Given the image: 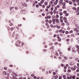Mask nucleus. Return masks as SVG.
I'll list each match as a JSON object with an SVG mask.
<instances>
[{"mask_svg": "<svg viewBox=\"0 0 79 79\" xmlns=\"http://www.w3.org/2000/svg\"><path fill=\"white\" fill-rule=\"evenodd\" d=\"M69 77H70V79H74L76 78V76H72V75H70L69 76Z\"/></svg>", "mask_w": 79, "mask_h": 79, "instance_id": "obj_1", "label": "nucleus"}, {"mask_svg": "<svg viewBox=\"0 0 79 79\" xmlns=\"http://www.w3.org/2000/svg\"><path fill=\"white\" fill-rule=\"evenodd\" d=\"M59 37H57V38L58 39V41H59V42H60V41H61V38H60V36H58Z\"/></svg>", "mask_w": 79, "mask_h": 79, "instance_id": "obj_2", "label": "nucleus"}, {"mask_svg": "<svg viewBox=\"0 0 79 79\" xmlns=\"http://www.w3.org/2000/svg\"><path fill=\"white\" fill-rule=\"evenodd\" d=\"M53 48H54V46H52L51 47V50L52 51H53Z\"/></svg>", "mask_w": 79, "mask_h": 79, "instance_id": "obj_3", "label": "nucleus"}, {"mask_svg": "<svg viewBox=\"0 0 79 79\" xmlns=\"http://www.w3.org/2000/svg\"><path fill=\"white\" fill-rule=\"evenodd\" d=\"M54 78H55V79H57L58 78V76H56L55 77H53L52 78V79H53Z\"/></svg>", "mask_w": 79, "mask_h": 79, "instance_id": "obj_4", "label": "nucleus"}, {"mask_svg": "<svg viewBox=\"0 0 79 79\" xmlns=\"http://www.w3.org/2000/svg\"><path fill=\"white\" fill-rule=\"evenodd\" d=\"M56 26L57 27V28L58 29H60V27H61L60 26H59L57 25H56Z\"/></svg>", "mask_w": 79, "mask_h": 79, "instance_id": "obj_5", "label": "nucleus"}, {"mask_svg": "<svg viewBox=\"0 0 79 79\" xmlns=\"http://www.w3.org/2000/svg\"><path fill=\"white\" fill-rule=\"evenodd\" d=\"M51 5V4H50L49 5V6H47V8H49L50 7V6Z\"/></svg>", "mask_w": 79, "mask_h": 79, "instance_id": "obj_6", "label": "nucleus"}, {"mask_svg": "<svg viewBox=\"0 0 79 79\" xmlns=\"http://www.w3.org/2000/svg\"><path fill=\"white\" fill-rule=\"evenodd\" d=\"M63 78H64V79H66V75H64V76H63Z\"/></svg>", "mask_w": 79, "mask_h": 79, "instance_id": "obj_7", "label": "nucleus"}, {"mask_svg": "<svg viewBox=\"0 0 79 79\" xmlns=\"http://www.w3.org/2000/svg\"><path fill=\"white\" fill-rule=\"evenodd\" d=\"M52 21L51 20H49V21H48V23H50V24H51L52 23Z\"/></svg>", "mask_w": 79, "mask_h": 79, "instance_id": "obj_8", "label": "nucleus"}, {"mask_svg": "<svg viewBox=\"0 0 79 79\" xmlns=\"http://www.w3.org/2000/svg\"><path fill=\"white\" fill-rule=\"evenodd\" d=\"M13 8H14V7H10V10H12V9H13Z\"/></svg>", "mask_w": 79, "mask_h": 79, "instance_id": "obj_9", "label": "nucleus"}, {"mask_svg": "<svg viewBox=\"0 0 79 79\" xmlns=\"http://www.w3.org/2000/svg\"><path fill=\"white\" fill-rule=\"evenodd\" d=\"M48 3V2H44V4L45 5H47V4Z\"/></svg>", "mask_w": 79, "mask_h": 79, "instance_id": "obj_10", "label": "nucleus"}, {"mask_svg": "<svg viewBox=\"0 0 79 79\" xmlns=\"http://www.w3.org/2000/svg\"><path fill=\"white\" fill-rule=\"evenodd\" d=\"M72 9H73V10H77V9L75 7H73Z\"/></svg>", "mask_w": 79, "mask_h": 79, "instance_id": "obj_11", "label": "nucleus"}, {"mask_svg": "<svg viewBox=\"0 0 79 79\" xmlns=\"http://www.w3.org/2000/svg\"><path fill=\"white\" fill-rule=\"evenodd\" d=\"M64 59H65V60H68V57L65 56L64 57Z\"/></svg>", "mask_w": 79, "mask_h": 79, "instance_id": "obj_12", "label": "nucleus"}, {"mask_svg": "<svg viewBox=\"0 0 79 79\" xmlns=\"http://www.w3.org/2000/svg\"><path fill=\"white\" fill-rule=\"evenodd\" d=\"M13 79H18V78H16V76H14L13 77Z\"/></svg>", "mask_w": 79, "mask_h": 79, "instance_id": "obj_13", "label": "nucleus"}, {"mask_svg": "<svg viewBox=\"0 0 79 79\" xmlns=\"http://www.w3.org/2000/svg\"><path fill=\"white\" fill-rule=\"evenodd\" d=\"M67 12V11H66L64 10L63 12V13L64 14H66V13Z\"/></svg>", "mask_w": 79, "mask_h": 79, "instance_id": "obj_14", "label": "nucleus"}, {"mask_svg": "<svg viewBox=\"0 0 79 79\" xmlns=\"http://www.w3.org/2000/svg\"><path fill=\"white\" fill-rule=\"evenodd\" d=\"M44 0H42L41 1V3H44Z\"/></svg>", "mask_w": 79, "mask_h": 79, "instance_id": "obj_15", "label": "nucleus"}, {"mask_svg": "<svg viewBox=\"0 0 79 79\" xmlns=\"http://www.w3.org/2000/svg\"><path fill=\"white\" fill-rule=\"evenodd\" d=\"M38 5H39L40 6H42V4H41V3H38Z\"/></svg>", "mask_w": 79, "mask_h": 79, "instance_id": "obj_16", "label": "nucleus"}, {"mask_svg": "<svg viewBox=\"0 0 79 79\" xmlns=\"http://www.w3.org/2000/svg\"><path fill=\"white\" fill-rule=\"evenodd\" d=\"M49 13H51V15H53V12L52 11H51L50 12H49Z\"/></svg>", "mask_w": 79, "mask_h": 79, "instance_id": "obj_17", "label": "nucleus"}, {"mask_svg": "<svg viewBox=\"0 0 79 79\" xmlns=\"http://www.w3.org/2000/svg\"><path fill=\"white\" fill-rule=\"evenodd\" d=\"M60 16H62L63 15V13L60 12Z\"/></svg>", "mask_w": 79, "mask_h": 79, "instance_id": "obj_18", "label": "nucleus"}, {"mask_svg": "<svg viewBox=\"0 0 79 79\" xmlns=\"http://www.w3.org/2000/svg\"><path fill=\"white\" fill-rule=\"evenodd\" d=\"M66 19H67V18L66 17H64L63 18V19H64V20H66Z\"/></svg>", "mask_w": 79, "mask_h": 79, "instance_id": "obj_19", "label": "nucleus"}, {"mask_svg": "<svg viewBox=\"0 0 79 79\" xmlns=\"http://www.w3.org/2000/svg\"><path fill=\"white\" fill-rule=\"evenodd\" d=\"M56 18H57L58 19L59 18V15H56Z\"/></svg>", "mask_w": 79, "mask_h": 79, "instance_id": "obj_20", "label": "nucleus"}, {"mask_svg": "<svg viewBox=\"0 0 79 79\" xmlns=\"http://www.w3.org/2000/svg\"><path fill=\"white\" fill-rule=\"evenodd\" d=\"M12 36L13 37H14L15 36V32H13Z\"/></svg>", "mask_w": 79, "mask_h": 79, "instance_id": "obj_21", "label": "nucleus"}, {"mask_svg": "<svg viewBox=\"0 0 79 79\" xmlns=\"http://www.w3.org/2000/svg\"><path fill=\"white\" fill-rule=\"evenodd\" d=\"M65 5H66V4L65 2H63L62 3V5H63V6H64Z\"/></svg>", "mask_w": 79, "mask_h": 79, "instance_id": "obj_22", "label": "nucleus"}, {"mask_svg": "<svg viewBox=\"0 0 79 79\" xmlns=\"http://www.w3.org/2000/svg\"><path fill=\"white\" fill-rule=\"evenodd\" d=\"M68 31H65V33L66 34H68Z\"/></svg>", "mask_w": 79, "mask_h": 79, "instance_id": "obj_23", "label": "nucleus"}, {"mask_svg": "<svg viewBox=\"0 0 79 79\" xmlns=\"http://www.w3.org/2000/svg\"><path fill=\"white\" fill-rule=\"evenodd\" d=\"M65 31H64V30H63V31H61V32H62V33H63V34H64V32H65Z\"/></svg>", "mask_w": 79, "mask_h": 79, "instance_id": "obj_24", "label": "nucleus"}, {"mask_svg": "<svg viewBox=\"0 0 79 79\" xmlns=\"http://www.w3.org/2000/svg\"><path fill=\"white\" fill-rule=\"evenodd\" d=\"M71 35L72 36V37H74L75 35H74V34H72Z\"/></svg>", "mask_w": 79, "mask_h": 79, "instance_id": "obj_25", "label": "nucleus"}, {"mask_svg": "<svg viewBox=\"0 0 79 79\" xmlns=\"http://www.w3.org/2000/svg\"><path fill=\"white\" fill-rule=\"evenodd\" d=\"M69 4H70V5H72V2L71 1L69 2Z\"/></svg>", "mask_w": 79, "mask_h": 79, "instance_id": "obj_26", "label": "nucleus"}, {"mask_svg": "<svg viewBox=\"0 0 79 79\" xmlns=\"http://www.w3.org/2000/svg\"><path fill=\"white\" fill-rule=\"evenodd\" d=\"M48 16H47L46 17H45V19H48Z\"/></svg>", "mask_w": 79, "mask_h": 79, "instance_id": "obj_27", "label": "nucleus"}, {"mask_svg": "<svg viewBox=\"0 0 79 79\" xmlns=\"http://www.w3.org/2000/svg\"><path fill=\"white\" fill-rule=\"evenodd\" d=\"M51 11H53V7H51Z\"/></svg>", "mask_w": 79, "mask_h": 79, "instance_id": "obj_28", "label": "nucleus"}, {"mask_svg": "<svg viewBox=\"0 0 79 79\" xmlns=\"http://www.w3.org/2000/svg\"><path fill=\"white\" fill-rule=\"evenodd\" d=\"M56 22L57 23H59V19H57V20H56Z\"/></svg>", "mask_w": 79, "mask_h": 79, "instance_id": "obj_29", "label": "nucleus"}, {"mask_svg": "<svg viewBox=\"0 0 79 79\" xmlns=\"http://www.w3.org/2000/svg\"><path fill=\"white\" fill-rule=\"evenodd\" d=\"M72 52H73V53H76V50H73Z\"/></svg>", "mask_w": 79, "mask_h": 79, "instance_id": "obj_30", "label": "nucleus"}, {"mask_svg": "<svg viewBox=\"0 0 79 79\" xmlns=\"http://www.w3.org/2000/svg\"><path fill=\"white\" fill-rule=\"evenodd\" d=\"M58 58L59 60H61L62 59V58L61 57H59Z\"/></svg>", "mask_w": 79, "mask_h": 79, "instance_id": "obj_31", "label": "nucleus"}, {"mask_svg": "<svg viewBox=\"0 0 79 79\" xmlns=\"http://www.w3.org/2000/svg\"><path fill=\"white\" fill-rule=\"evenodd\" d=\"M68 73H71V70L70 69H69L68 70Z\"/></svg>", "mask_w": 79, "mask_h": 79, "instance_id": "obj_32", "label": "nucleus"}, {"mask_svg": "<svg viewBox=\"0 0 79 79\" xmlns=\"http://www.w3.org/2000/svg\"><path fill=\"white\" fill-rule=\"evenodd\" d=\"M60 66L62 67H63V66H64V64H61L60 65Z\"/></svg>", "mask_w": 79, "mask_h": 79, "instance_id": "obj_33", "label": "nucleus"}, {"mask_svg": "<svg viewBox=\"0 0 79 79\" xmlns=\"http://www.w3.org/2000/svg\"><path fill=\"white\" fill-rule=\"evenodd\" d=\"M4 69H5V70H6V69H7V67H4Z\"/></svg>", "mask_w": 79, "mask_h": 79, "instance_id": "obj_34", "label": "nucleus"}, {"mask_svg": "<svg viewBox=\"0 0 79 79\" xmlns=\"http://www.w3.org/2000/svg\"><path fill=\"white\" fill-rule=\"evenodd\" d=\"M61 24L62 26H64V23H62Z\"/></svg>", "mask_w": 79, "mask_h": 79, "instance_id": "obj_35", "label": "nucleus"}, {"mask_svg": "<svg viewBox=\"0 0 79 79\" xmlns=\"http://www.w3.org/2000/svg\"><path fill=\"white\" fill-rule=\"evenodd\" d=\"M65 2L67 3H69V0H66Z\"/></svg>", "mask_w": 79, "mask_h": 79, "instance_id": "obj_36", "label": "nucleus"}, {"mask_svg": "<svg viewBox=\"0 0 79 79\" xmlns=\"http://www.w3.org/2000/svg\"><path fill=\"white\" fill-rule=\"evenodd\" d=\"M65 15L66 16H68V13H66Z\"/></svg>", "mask_w": 79, "mask_h": 79, "instance_id": "obj_37", "label": "nucleus"}, {"mask_svg": "<svg viewBox=\"0 0 79 79\" xmlns=\"http://www.w3.org/2000/svg\"><path fill=\"white\" fill-rule=\"evenodd\" d=\"M53 12L54 13V14H55L56 13V11H55V10H54L53 11Z\"/></svg>", "mask_w": 79, "mask_h": 79, "instance_id": "obj_38", "label": "nucleus"}, {"mask_svg": "<svg viewBox=\"0 0 79 79\" xmlns=\"http://www.w3.org/2000/svg\"><path fill=\"white\" fill-rule=\"evenodd\" d=\"M77 28H75L74 30V31H76V32H77Z\"/></svg>", "mask_w": 79, "mask_h": 79, "instance_id": "obj_39", "label": "nucleus"}, {"mask_svg": "<svg viewBox=\"0 0 79 79\" xmlns=\"http://www.w3.org/2000/svg\"><path fill=\"white\" fill-rule=\"evenodd\" d=\"M54 9L56 11V10H57V8L56 7H54Z\"/></svg>", "mask_w": 79, "mask_h": 79, "instance_id": "obj_40", "label": "nucleus"}, {"mask_svg": "<svg viewBox=\"0 0 79 79\" xmlns=\"http://www.w3.org/2000/svg\"><path fill=\"white\" fill-rule=\"evenodd\" d=\"M52 22H55V19H53L52 20Z\"/></svg>", "mask_w": 79, "mask_h": 79, "instance_id": "obj_41", "label": "nucleus"}, {"mask_svg": "<svg viewBox=\"0 0 79 79\" xmlns=\"http://www.w3.org/2000/svg\"><path fill=\"white\" fill-rule=\"evenodd\" d=\"M39 5H38V4H37V5H36V7L37 8L39 7Z\"/></svg>", "mask_w": 79, "mask_h": 79, "instance_id": "obj_42", "label": "nucleus"}, {"mask_svg": "<svg viewBox=\"0 0 79 79\" xmlns=\"http://www.w3.org/2000/svg\"><path fill=\"white\" fill-rule=\"evenodd\" d=\"M61 1L62 2L59 1V3H63V0H61Z\"/></svg>", "mask_w": 79, "mask_h": 79, "instance_id": "obj_43", "label": "nucleus"}, {"mask_svg": "<svg viewBox=\"0 0 79 79\" xmlns=\"http://www.w3.org/2000/svg\"><path fill=\"white\" fill-rule=\"evenodd\" d=\"M61 78H62V77L60 76L59 77V79H61Z\"/></svg>", "mask_w": 79, "mask_h": 79, "instance_id": "obj_44", "label": "nucleus"}, {"mask_svg": "<svg viewBox=\"0 0 79 79\" xmlns=\"http://www.w3.org/2000/svg\"><path fill=\"white\" fill-rule=\"evenodd\" d=\"M63 18V16H60V18L61 19H62Z\"/></svg>", "mask_w": 79, "mask_h": 79, "instance_id": "obj_45", "label": "nucleus"}, {"mask_svg": "<svg viewBox=\"0 0 79 79\" xmlns=\"http://www.w3.org/2000/svg\"><path fill=\"white\" fill-rule=\"evenodd\" d=\"M64 22L65 23H68V21H67V20H64Z\"/></svg>", "mask_w": 79, "mask_h": 79, "instance_id": "obj_46", "label": "nucleus"}, {"mask_svg": "<svg viewBox=\"0 0 79 79\" xmlns=\"http://www.w3.org/2000/svg\"><path fill=\"white\" fill-rule=\"evenodd\" d=\"M61 21V23H63V20L61 19L60 20Z\"/></svg>", "mask_w": 79, "mask_h": 79, "instance_id": "obj_47", "label": "nucleus"}, {"mask_svg": "<svg viewBox=\"0 0 79 79\" xmlns=\"http://www.w3.org/2000/svg\"><path fill=\"white\" fill-rule=\"evenodd\" d=\"M48 18H49V19H50L51 18V16L49 15L48 17Z\"/></svg>", "mask_w": 79, "mask_h": 79, "instance_id": "obj_48", "label": "nucleus"}, {"mask_svg": "<svg viewBox=\"0 0 79 79\" xmlns=\"http://www.w3.org/2000/svg\"><path fill=\"white\" fill-rule=\"evenodd\" d=\"M35 3H38V2L37 1H35Z\"/></svg>", "mask_w": 79, "mask_h": 79, "instance_id": "obj_49", "label": "nucleus"}, {"mask_svg": "<svg viewBox=\"0 0 79 79\" xmlns=\"http://www.w3.org/2000/svg\"><path fill=\"white\" fill-rule=\"evenodd\" d=\"M70 40L69 39H67V42H69V41Z\"/></svg>", "mask_w": 79, "mask_h": 79, "instance_id": "obj_50", "label": "nucleus"}, {"mask_svg": "<svg viewBox=\"0 0 79 79\" xmlns=\"http://www.w3.org/2000/svg\"><path fill=\"white\" fill-rule=\"evenodd\" d=\"M45 15L44 13H43L42 14V15L43 16H45Z\"/></svg>", "mask_w": 79, "mask_h": 79, "instance_id": "obj_51", "label": "nucleus"}, {"mask_svg": "<svg viewBox=\"0 0 79 79\" xmlns=\"http://www.w3.org/2000/svg\"><path fill=\"white\" fill-rule=\"evenodd\" d=\"M50 26H51V27H53V25H52V24H51L50 25Z\"/></svg>", "mask_w": 79, "mask_h": 79, "instance_id": "obj_52", "label": "nucleus"}, {"mask_svg": "<svg viewBox=\"0 0 79 79\" xmlns=\"http://www.w3.org/2000/svg\"><path fill=\"white\" fill-rule=\"evenodd\" d=\"M31 77H33V76H34V74H32L31 75Z\"/></svg>", "mask_w": 79, "mask_h": 79, "instance_id": "obj_53", "label": "nucleus"}, {"mask_svg": "<svg viewBox=\"0 0 79 79\" xmlns=\"http://www.w3.org/2000/svg\"><path fill=\"white\" fill-rule=\"evenodd\" d=\"M76 72H77V73H78V72H79V69H77V70Z\"/></svg>", "mask_w": 79, "mask_h": 79, "instance_id": "obj_54", "label": "nucleus"}, {"mask_svg": "<svg viewBox=\"0 0 79 79\" xmlns=\"http://www.w3.org/2000/svg\"><path fill=\"white\" fill-rule=\"evenodd\" d=\"M33 78L34 79H36V78H37V77L36 76H34Z\"/></svg>", "mask_w": 79, "mask_h": 79, "instance_id": "obj_55", "label": "nucleus"}, {"mask_svg": "<svg viewBox=\"0 0 79 79\" xmlns=\"http://www.w3.org/2000/svg\"><path fill=\"white\" fill-rule=\"evenodd\" d=\"M13 29H14L13 28H11L10 29V30H11V31H13Z\"/></svg>", "mask_w": 79, "mask_h": 79, "instance_id": "obj_56", "label": "nucleus"}, {"mask_svg": "<svg viewBox=\"0 0 79 79\" xmlns=\"http://www.w3.org/2000/svg\"><path fill=\"white\" fill-rule=\"evenodd\" d=\"M52 45V43H51L49 44V45L50 46H51V45Z\"/></svg>", "mask_w": 79, "mask_h": 79, "instance_id": "obj_57", "label": "nucleus"}, {"mask_svg": "<svg viewBox=\"0 0 79 79\" xmlns=\"http://www.w3.org/2000/svg\"><path fill=\"white\" fill-rule=\"evenodd\" d=\"M53 74L55 75V74H56V72H53Z\"/></svg>", "mask_w": 79, "mask_h": 79, "instance_id": "obj_58", "label": "nucleus"}, {"mask_svg": "<svg viewBox=\"0 0 79 79\" xmlns=\"http://www.w3.org/2000/svg\"><path fill=\"white\" fill-rule=\"evenodd\" d=\"M9 66H10V67H13V65H9Z\"/></svg>", "mask_w": 79, "mask_h": 79, "instance_id": "obj_59", "label": "nucleus"}, {"mask_svg": "<svg viewBox=\"0 0 79 79\" xmlns=\"http://www.w3.org/2000/svg\"><path fill=\"white\" fill-rule=\"evenodd\" d=\"M42 8H45V5H43L42 6Z\"/></svg>", "mask_w": 79, "mask_h": 79, "instance_id": "obj_60", "label": "nucleus"}, {"mask_svg": "<svg viewBox=\"0 0 79 79\" xmlns=\"http://www.w3.org/2000/svg\"><path fill=\"white\" fill-rule=\"evenodd\" d=\"M45 10H46V11H48V9H46Z\"/></svg>", "mask_w": 79, "mask_h": 79, "instance_id": "obj_61", "label": "nucleus"}, {"mask_svg": "<svg viewBox=\"0 0 79 79\" xmlns=\"http://www.w3.org/2000/svg\"><path fill=\"white\" fill-rule=\"evenodd\" d=\"M79 46L78 45H76V47H77V48H78V47H79Z\"/></svg>", "mask_w": 79, "mask_h": 79, "instance_id": "obj_62", "label": "nucleus"}, {"mask_svg": "<svg viewBox=\"0 0 79 79\" xmlns=\"http://www.w3.org/2000/svg\"><path fill=\"white\" fill-rule=\"evenodd\" d=\"M77 15H79V12H78L76 14Z\"/></svg>", "mask_w": 79, "mask_h": 79, "instance_id": "obj_63", "label": "nucleus"}, {"mask_svg": "<svg viewBox=\"0 0 79 79\" xmlns=\"http://www.w3.org/2000/svg\"><path fill=\"white\" fill-rule=\"evenodd\" d=\"M77 65L78 67L79 66V63H77Z\"/></svg>", "mask_w": 79, "mask_h": 79, "instance_id": "obj_64", "label": "nucleus"}]
</instances>
